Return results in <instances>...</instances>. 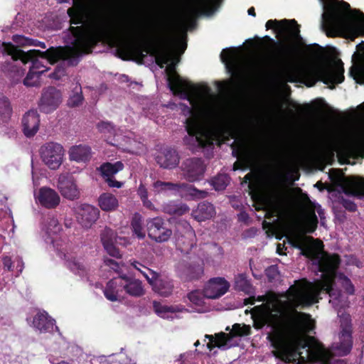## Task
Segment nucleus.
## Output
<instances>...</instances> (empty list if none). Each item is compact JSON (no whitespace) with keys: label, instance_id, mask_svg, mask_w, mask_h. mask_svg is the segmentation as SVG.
Instances as JSON below:
<instances>
[{"label":"nucleus","instance_id":"nucleus-1","mask_svg":"<svg viewBox=\"0 0 364 364\" xmlns=\"http://www.w3.org/2000/svg\"><path fill=\"white\" fill-rule=\"evenodd\" d=\"M299 178L295 165L289 167L286 176L267 173L263 168L258 167L245 176V182L248 183L255 208L264 210L267 216H277L282 220V228L289 243L299 249L301 255L315 261L322 273L321 279L315 282L297 281L284 294L268 295L262 305L252 309V318L257 328L264 325L271 327L269 338L275 348L274 355L282 360L297 364H328L331 353L316 338L306 336L314 327V320L296 309L318 302L321 290L329 294L330 303L336 304L332 282L339 259L337 255L325 254L321 241L305 235L316 230L318 220L315 212L321 217V206L312 203L305 193L298 196L296 210L290 205L283 186L285 181H294Z\"/></svg>","mask_w":364,"mask_h":364},{"label":"nucleus","instance_id":"nucleus-2","mask_svg":"<svg viewBox=\"0 0 364 364\" xmlns=\"http://www.w3.org/2000/svg\"><path fill=\"white\" fill-rule=\"evenodd\" d=\"M67 14L70 24L68 29L70 36L67 42L76 51L70 48L50 47L43 53L50 58V63L62 60L70 66H75L79 63L80 55L92 53L97 43L105 38H109L112 46L115 47L113 39L117 36V28L114 32L112 31L102 21L91 19L90 9L84 0H73V5L68 9Z\"/></svg>","mask_w":364,"mask_h":364},{"label":"nucleus","instance_id":"nucleus-3","mask_svg":"<svg viewBox=\"0 0 364 364\" xmlns=\"http://www.w3.org/2000/svg\"><path fill=\"white\" fill-rule=\"evenodd\" d=\"M145 21L139 16L132 15L124 18L117 27V36L114 38L116 55L123 60H139L141 62L149 53L155 57L160 68L171 60V52L178 41L168 36L158 42L144 38Z\"/></svg>","mask_w":364,"mask_h":364},{"label":"nucleus","instance_id":"nucleus-4","mask_svg":"<svg viewBox=\"0 0 364 364\" xmlns=\"http://www.w3.org/2000/svg\"><path fill=\"white\" fill-rule=\"evenodd\" d=\"M264 39L280 47L279 53L274 61L276 75L279 79L287 82L304 83L308 87L315 85L317 80L313 70L306 65L296 63L295 60L298 55L296 46L275 41L269 36H265Z\"/></svg>","mask_w":364,"mask_h":364},{"label":"nucleus","instance_id":"nucleus-5","mask_svg":"<svg viewBox=\"0 0 364 364\" xmlns=\"http://www.w3.org/2000/svg\"><path fill=\"white\" fill-rule=\"evenodd\" d=\"M3 53L12 57L14 60H20L23 64L31 63L29 71L23 80V84L27 87H36L40 85V76L48 71V68L38 60V58L46 59L50 63V58L44 55L45 51L32 49L25 52L17 48L11 42H4L1 45Z\"/></svg>","mask_w":364,"mask_h":364},{"label":"nucleus","instance_id":"nucleus-6","mask_svg":"<svg viewBox=\"0 0 364 364\" xmlns=\"http://www.w3.org/2000/svg\"><path fill=\"white\" fill-rule=\"evenodd\" d=\"M350 9V4L342 0L338 2V6H332L328 12L323 15L325 26L327 28V36L335 37L344 31L358 30L357 25L353 22V16L342 12L348 11Z\"/></svg>","mask_w":364,"mask_h":364},{"label":"nucleus","instance_id":"nucleus-7","mask_svg":"<svg viewBox=\"0 0 364 364\" xmlns=\"http://www.w3.org/2000/svg\"><path fill=\"white\" fill-rule=\"evenodd\" d=\"M176 63L177 61H171L166 69L168 73L167 80L169 89L173 95H178L181 99L187 100L192 104L193 97L200 92V87L190 81L183 80L176 73Z\"/></svg>","mask_w":364,"mask_h":364},{"label":"nucleus","instance_id":"nucleus-8","mask_svg":"<svg viewBox=\"0 0 364 364\" xmlns=\"http://www.w3.org/2000/svg\"><path fill=\"white\" fill-rule=\"evenodd\" d=\"M185 107L190 117L185 122L186 130L188 135L183 138L184 143L187 145H197L200 147L207 146L210 141L203 129L198 113L186 105Z\"/></svg>","mask_w":364,"mask_h":364},{"label":"nucleus","instance_id":"nucleus-9","mask_svg":"<svg viewBox=\"0 0 364 364\" xmlns=\"http://www.w3.org/2000/svg\"><path fill=\"white\" fill-rule=\"evenodd\" d=\"M222 0H193L186 9V21L191 25L202 15H212L220 6Z\"/></svg>","mask_w":364,"mask_h":364},{"label":"nucleus","instance_id":"nucleus-10","mask_svg":"<svg viewBox=\"0 0 364 364\" xmlns=\"http://www.w3.org/2000/svg\"><path fill=\"white\" fill-rule=\"evenodd\" d=\"M267 30L273 29L285 40L302 41L300 35V26L295 19L268 20L265 24Z\"/></svg>","mask_w":364,"mask_h":364},{"label":"nucleus","instance_id":"nucleus-11","mask_svg":"<svg viewBox=\"0 0 364 364\" xmlns=\"http://www.w3.org/2000/svg\"><path fill=\"white\" fill-rule=\"evenodd\" d=\"M132 265L144 274L158 294L167 296L172 293L173 285L170 281L161 278L157 273L145 268L139 262H134Z\"/></svg>","mask_w":364,"mask_h":364},{"label":"nucleus","instance_id":"nucleus-12","mask_svg":"<svg viewBox=\"0 0 364 364\" xmlns=\"http://www.w3.org/2000/svg\"><path fill=\"white\" fill-rule=\"evenodd\" d=\"M341 331L338 333L336 340L333 344L334 353L338 355H344L348 353L351 349V328L349 316L341 318Z\"/></svg>","mask_w":364,"mask_h":364},{"label":"nucleus","instance_id":"nucleus-13","mask_svg":"<svg viewBox=\"0 0 364 364\" xmlns=\"http://www.w3.org/2000/svg\"><path fill=\"white\" fill-rule=\"evenodd\" d=\"M250 331V327L249 326L235 324L229 333H220L215 335V338L212 336H206V338H209L207 346L210 350L215 347L229 348L231 346L229 341L232 337L248 335Z\"/></svg>","mask_w":364,"mask_h":364},{"label":"nucleus","instance_id":"nucleus-14","mask_svg":"<svg viewBox=\"0 0 364 364\" xmlns=\"http://www.w3.org/2000/svg\"><path fill=\"white\" fill-rule=\"evenodd\" d=\"M63 100L60 90L53 86L43 88L38 105L43 113L50 114L58 109Z\"/></svg>","mask_w":364,"mask_h":364},{"label":"nucleus","instance_id":"nucleus-15","mask_svg":"<svg viewBox=\"0 0 364 364\" xmlns=\"http://www.w3.org/2000/svg\"><path fill=\"white\" fill-rule=\"evenodd\" d=\"M147 230L149 237L156 242L167 241L171 235V231L163 226V220L159 218L147 221Z\"/></svg>","mask_w":364,"mask_h":364},{"label":"nucleus","instance_id":"nucleus-16","mask_svg":"<svg viewBox=\"0 0 364 364\" xmlns=\"http://www.w3.org/2000/svg\"><path fill=\"white\" fill-rule=\"evenodd\" d=\"M341 66L336 70H331L327 68L321 69L318 73V80L324 84L330 85V88H333L336 84L341 83L344 80V68L343 63L339 60Z\"/></svg>","mask_w":364,"mask_h":364},{"label":"nucleus","instance_id":"nucleus-17","mask_svg":"<svg viewBox=\"0 0 364 364\" xmlns=\"http://www.w3.org/2000/svg\"><path fill=\"white\" fill-rule=\"evenodd\" d=\"M41 159H64L65 149L56 141H48L41 146L38 150Z\"/></svg>","mask_w":364,"mask_h":364},{"label":"nucleus","instance_id":"nucleus-18","mask_svg":"<svg viewBox=\"0 0 364 364\" xmlns=\"http://www.w3.org/2000/svg\"><path fill=\"white\" fill-rule=\"evenodd\" d=\"M23 132L24 135L31 138L34 136L39 129L40 115L37 110L28 111L22 118Z\"/></svg>","mask_w":364,"mask_h":364},{"label":"nucleus","instance_id":"nucleus-19","mask_svg":"<svg viewBox=\"0 0 364 364\" xmlns=\"http://www.w3.org/2000/svg\"><path fill=\"white\" fill-rule=\"evenodd\" d=\"M228 289L229 284L224 279H212L204 288V296L208 299H216L223 295Z\"/></svg>","mask_w":364,"mask_h":364},{"label":"nucleus","instance_id":"nucleus-20","mask_svg":"<svg viewBox=\"0 0 364 364\" xmlns=\"http://www.w3.org/2000/svg\"><path fill=\"white\" fill-rule=\"evenodd\" d=\"M124 277L115 278L109 281L104 291L105 297L111 301H121L124 297Z\"/></svg>","mask_w":364,"mask_h":364},{"label":"nucleus","instance_id":"nucleus-21","mask_svg":"<svg viewBox=\"0 0 364 364\" xmlns=\"http://www.w3.org/2000/svg\"><path fill=\"white\" fill-rule=\"evenodd\" d=\"M36 200L38 203L48 208L56 207L60 203V196L53 189L43 187L36 194Z\"/></svg>","mask_w":364,"mask_h":364},{"label":"nucleus","instance_id":"nucleus-22","mask_svg":"<svg viewBox=\"0 0 364 364\" xmlns=\"http://www.w3.org/2000/svg\"><path fill=\"white\" fill-rule=\"evenodd\" d=\"M122 168L123 164L120 161H117L114 164L107 162L100 167L99 171L101 173V175L107 181L108 185L110 187L121 188L122 186V183L114 181L111 179L110 177L116 174Z\"/></svg>","mask_w":364,"mask_h":364},{"label":"nucleus","instance_id":"nucleus-23","mask_svg":"<svg viewBox=\"0 0 364 364\" xmlns=\"http://www.w3.org/2000/svg\"><path fill=\"white\" fill-rule=\"evenodd\" d=\"M344 193L356 196H364V179L356 177L345 178L342 182Z\"/></svg>","mask_w":364,"mask_h":364},{"label":"nucleus","instance_id":"nucleus-24","mask_svg":"<svg viewBox=\"0 0 364 364\" xmlns=\"http://www.w3.org/2000/svg\"><path fill=\"white\" fill-rule=\"evenodd\" d=\"M98 209L90 205H84L79 212L78 220L82 226L90 228L99 218Z\"/></svg>","mask_w":364,"mask_h":364},{"label":"nucleus","instance_id":"nucleus-25","mask_svg":"<svg viewBox=\"0 0 364 364\" xmlns=\"http://www.w3.org/2000/svg\"><path fill=\"white\" fill-rule=\"evenodd\" d=\"M58 188L62 195L68 199L73 200L80 196V191L72 178L64 176L60 178Z\"/></svg>","mask_w":364,"mask_h":364},{"label":"nucleus","instance_id":"nucleus-26","mask_svg":"<svg viewBox=\"0 0 364 364\" xmlns=\"http://www.w3.org/2000/svg\"><path fill=\"white\" fill-rule=\"evenodd\" d=\"M107 144L127 152H133V144L136 141L128 135H123L118 131L111 139H106Z\"/></svg>","mask_w":364,"mask_h":364},{"label":"nucleus","instance_id":"nucleus-27","mask_svg":"<svg viewBox=\"0 0 364 364\" xmlns=\"http://www.w3.org/2000/svg\"><path fill=\"white\" fill-rule=\"evenodd\" d=\"M33 325L41 332L53 331L54 328H57L55 326V321L50 318L46 312H39L33 318Z\"/></svg>","mask_w":364,"mask_h":364},{"label":"nucleus","instance_id":"nucleus-28","mask_svg":"<svg viewBox=\"0 0 364 364\" xmlns=\"http://www.w3.org/2000/svg\"><path fill=\"white\" fill-rule=\"evenodd\" d=\"M154 308L156 314L164 318L173 319L178 316L179 313L183 311L178 306H168L158 302L154 303Z\"/></svg>","mask_w":364,"mask_h":364},{"label":"nucleus","instance_id":"nucleus-29","mask_svg":"<svg viewBox=\"0 0 364 364\" xmlns=\"http://www.w3.org/2000/svg\"><path fill=\"white\" fill-rule=\"evenodd\" d=\"M98 205L105 212H113L118 208L119 201L115 196L105 193L100 196Z\"/></svg>","mask_w":364,"mask_h":364},{"label":"nucleus","instance_id":"nucleus-30","mask_svg":"<svg viewBox=\"0 0 364 364\" xmlns=\"http://www.w3.org/2000/svg\"><path fill=\"white\" fill-rule=\"evenodd\" d=\"M69 159H87L91 156L92 151L90 146L79 144L72 146L68 151Z\"/></svg>","mask_w":364,"mask_h":364},{"label":"nucleus","instance_id":"nucleus-31","mask_svg":"<svg viewBox=\"0 0 364 364\" xmlns=\"http://www.w3.org/2000/svg\"><path fill=\"white\" fill-rule=\"evenodd\" d=\"M232 77L225 82L220 84L219 89L224 92H230L233 88L240 89L242 87L243 76L241 73L232 71Z\"/></svg>","mask_w":364,"mask_h":364},{"label":"nucleus","instance_id":"nucleus-32","mask_svg":"<svg viewBox=\"0 0 364 364\" xmlns=\"http://www.w3.org/2000/svg\"><path fill=\"white\" fill-rule=\"evenodd\" d=\"M194 218L198 221L211 218L215 215L213 206L209 203H201L193 213Z\"/></svg>","mask_w":364,"mask_h":364},{"label":"nucleus","instance_id":"nucleus-33","mask_svg":"<svg viewBox=\"0 0 364 364\" xmlns=\"http://www.w3.org/2000/svg\"><path fill=\"white\" fill-rule=\"evenodd\" d=\"M124 289H125L127 294L135 296H139L144 294V289L139 280H128L124 278Z\"/></svg>","mask_w":364,"mask_h":364},{"label":"nucleus","instance_id":"nucleus-34","mask_svg":"<svg viewBox=\"0 0 364 364\" xmlns=\"http://www.w3.org/2000/svg\"><path fill=\"white\" fill-rule=\"evenodd\" d=\"M97 127L101 133L104 134L105 136H107V139L108 137L111 139L119 131L117 130L115 126L109 122H100L97 123Z\"/></svg>","mask_w":364,"mask_h":364},{"label":"nucleus","instance_id":"nucleus-35","mask_svg":"<svg viewBox=\"0 0 364 364\" xmlns=\"http://www.w3.org/2000/svg\"><path fill=\"white\" fill-rule=\"evenodd\" d=\"M83 96L80 86H76L73 91V95L68 100L67 105L69 107L80 106L83 101Z\"/></svg>","mask_w":364,"mask_h":364},{"label":"nucleus","instance_id":"nucleus-36","mask_svg":"<svg viewBox=\"0 0 364 364\" xmlns=\"http://www.w3.org/2000/svg\"><path fill=\"white\" fill-rule=\"evenodd\" d=\"M12 114V107L8 97L0 93V115L3 118H9Z\"/></svg>","mask_w":364,"mask_h":364},{"label":"nucleus","instance_id":"nucleus-37","mask_svg":"<svg viewBox=\"0 0 364 364\" xmlns=\"http://www.w3.org/2000/svg\"><path fill=\"white\" fill-rule=\"evenodd\" d=\"M133 233L139 239L145 237V233L141 227V218L140 215H136L132 223Z\"/></svg>","mask_w":364,"mask_h":364},{"label":"nucleus","instance_id":"nucleus-38","mask_svg":"<svg viewBox=\"0 0 364 364\" xmlns=\"http://www.w3.org/2000/svg\"><path fill=\"white\" fill-rule=\"evenodd\" d=\"M11 39L16 44L14 46L17 48V49H18V47L24 48L31 46V38L26 37L23 35L15 34L12 36Z\"/></svg>","mask_w":364,"mask_h":364},{"label":"nucleus","instance_id":"nucleus-39","mask_svg":"<svg viewBox=\"0 0 364 364\" xmlns=\"http://www.w3.org/2000/svg\"><path fill=\"white\" fill-rule=\"evenodd\" d=\"M229 183V178L225 174H220L212 181V185L216 191H222L225 188Z\"/></svg>","mask_w":364,"mask_h":364},{"label":"nucleus","instance_id":"nucleus-40","mask_svg":"<svg viewBox=\"0 0 364 364\" xmlns=\"http://www.w3.org/2000/svg\"><path fill=\"white\" fill-rule=\"evenodd\" d=\"M237 159H334L333 156L326 158V157H269V158H243L241 156L237 157Z\"/></svg>","mask_w":364,"mask_h":364},{"label":"nucleus","instance_id":"nucleus-41","mask_svg":"<svg viewBox=\"0 0 364 364\" xmlns=\"http://www.w3.org/2000/svg\"><path fill=\"white\" fill-rule=\"evenodd\" d=\"M336 284L341 286L348 294L353 293V287L350 281L346 277L339 275L336 278Z\"/></svg>","mask_w":364,"mask_h":364},{"label":"nucleus","instance_id":"nucleus-42","mask_svg":"<svg viewBox=\"0 0 364 364\" xmlns=\"http://www.w3.org/2000/svg\"><path fill=\"white\" fill-rule=\"evenodd\" d=\"M236 287L242 291H248L250 289V283L245 274H240L235 278Z\"/></svg>","mask_w":364,"mask_h":364},{"label":"nucleus","instance_id":"nucleus-43","mask_svg":"<svg viewBox=\"0 0 364 364\" xmlns=\"http://www.w3.org/2000/svg\"><path fill=\"white\" fill-rule=\"evenodd\" d=\"M189 300L196 306H201L203 304V297L202 293L199 291H194L189 294Z\"/></svg>","mask_w":364,"mask_h":364},{"label":"nucleus","instance_id":"nucleus-44","mask_svg":"<svg viewBox=\"0 0 364 364\" xmlns=\"http://www.w3.org/2000/svg\"><path fill=\"white\" fill-rule=\"evenodd\" d=\"M175 187L176 186L172 183H164L161 181H157L154 184L155 191L159 193L173 190Z\"/></svg>","mask_w":364,"mask_h":364},{"label":"nucleus","instance_id":"nucleus-45","mask_svg":"<svg viewBox=\"0 0 364 364\" xmlns=\"http://www.w3.org/2000/svg\"><path fill=\"white\" fill-rule=\"evenodd\" d=\"M161 153L163 154L165 159H178V154L176 151L170 147L164 146L161 149Z\"/></svg>","mask_w":364,"mask_h":364},{"label":"nucleus","instance_id":"nucleus-46","mask_svg":"<svg viewBox=\"0 0 364 364\" xmlns=\"http://www.w3.org/2000/svg\"><path fill=\"white\" fill-rule=\"evenodd\" d=\"M252 161H235L233 168L234 170L241 169L245 170L250 167Z\"/></svg>","mask_w":364,"mask_h":364},{"label":"nucleus","instance_id":"nucleus-47","mask_svg":"<svg viewBox=\"0 0 364 364\" xmlns=\"http://www.w3.org/2000/svg\"><path fill=\"white\" fill-rule=\"evenodd\" d=\"M42 162L43 168L48 167L53 170L58 168L60 166V161H42Z\"/></svg>","mask_w":364,"mask_h":364},{"label":"nucleus","instance_id":"nucleus-48","mask_svg":"<svg viewBox=\"0 0 364 364\" xmlns=\"http://www.w3.org/2000/svg\"><path fill=\"white\" fill-rule=\"evenodd\" d=\"M104 246H105V248L106 249L107 252L110 255H112L113 257H118L119 255L118 250H117V248L114 246L109 245L108 243H106L105 242H104Z\"/></svg>","mask_w":364,"mask_h":364},{"label":"nucleus","instance_id":"nucleus-49","mask_svg":"<svg viewBox=\"0 0 364 364\" xmlns=\"http://www.w3.org/2000/svg\"><path fill=\"white\" fill-rule=\"evenodd\" d=\"M177 161H159V166L164 168H172L177 166Z\"/></svg>","mask_w":364,"mask_h":364},{"label":"nucleus","instance_id":"nucleus-50","mask_svg":"<svg viewBox=\"0 0 364 364\" xmlns=\"http://www.w3.org/2000/svg\"><path fill=\"white\" fill-rule=\"evenodd\" d=\"M231 52L228 49H224L220 53V58L223 63H226L231 58Z\"/></svg>","mask_w":364,"mask_h":364},{"label":"nucleus","instance_id":"nucleus-51","mask_svg":"<svg viewBox=\"0 0 364 364\" xmlns=\"http://www.w3.org/2000/svg\"><path fill=\"white\" fill-rule=\"evenodd\" d=\"M203 172V168L202 167H197V170L196 171V173H195V171H191L189 173V177L192 180H194V179H196L197 176L202 174Z\"/></svg>","mask_w":364,"mask_h":364},{"label":"nucleus","instance_id":"nucleus-52","mask_svg":"<svg viewBox=\"0 0 364 364\" xmlns=\"http://www.w3.org/2000/svg\"><path fill=\"white\" fill-rule=\"evenodd\" d=\"M189 191L191 195L196 197L203 198L205 196V192L197 191L195 188H190Z\"/></svg>","mask_w":364,"mask_h":364},{"label":"nucleus","instance_id":"nucleus-53","mask_svg":"<svg viewBox=\"0 0 364 364\" xmlns=\"http://www.w3.org/2000/svg\"><path fill=\"white\" fill-rule=\"evenodd\" d=\"M31 46H38L42 48H46V43L44 42L33 38H32Z\"/></svg>","mask_w":364,"mask_h":364},{"label":"nucleus","instance_id":"nucleus-54","mask_svg":"<svg viewBox=\"0 0 364 364\" xmlns=\"http://www.w3.org/2000/svg\"><path fill=\"white\" fill-rule=\"evenodd\" d=\"M105 265L114 271L117 270L118 265L112 259L105 261Z\"/></svg>","mask_w":364,"mask_h":364},{"label":"nucleus","instance_id":"nucleus-55","mask_svg":"<svg viewBox=\"0 0 364 364\" xmlns=\"http://www.w3.org/2000/svg\"><path fill=\"white\" fill-rule=\"evenodd\" d=\"M139 195L142 200L146 199L147 194H146V190L144 188V187L140 186V188L139 189Z\"/></svg>","mask_w":364,"mask_h":364},{"label":"nucleus","instance_id":"nucleus-56","mask_svg":"<svg viewBox=\"0 0 364 364\" xmlns=\"http://www.w3.org/2000/svg\"><path fill=\"white\" fill-rule=\"evenodd\" d=\"M4 264L8 269H10L11 267V260L9 257L4 258Z\"/></svg>","mask_w":364,"mask_h":364},{"label":"nucleus","instance_id":"nucleus-57","mask_svg":"<svg viewBox=\"0 0 364 364\" xmlns=\"http://www.w3.org/2000/svg\"><path fill=\"white\" fill-rule=\"evenodd\" d=\"M270 272H274V274H277V271L276 267H269V269H267V274L269 277L270 276Z\"/></svg>","mask_w":364,"mask_h":364},{"label":"nucleus","instance_id":"nucleus-58","mask_svg":"<svg viewBox=\"0 0 364 364\" xmlns=\"http://www.w3.org/2000/svg\"><path fill=\"white\" fill-rule=\"evenodd\" d=\"M247 13L250 16H256V13H255V9L253 6L250 7L248 11H247Z\"/></svg>","mask_w":364,"mask_h":364},{"label":"nucleus","instance_id":"nucleus-59","mask_svg":"<svg viewBox=\"0 0 364 364\" xmlns=\"http://www.w3.org/2000/svg\"><path fill=\"white\" fill-rule=\"evenodd\" d=\"M143 202H144V204L145 206H146L151 209L153 208L152 203L149 200H148L147 198L143 200Z\"/></svg>","mask_w":364,"mask_h":364},{"label":"nucleus","instance_id":"nucleus-60","mask_svg":"<svg viewBox=\"0 0 364 364\" xmlns=\"http://www.w3.org/2000/svg\"><path fill=\"white\" fill-rule=\"evenodd\" d=\"M188 210V208L186 205H182L180 209L176 210V212H178L180 214Z\"/></svg>","mask_w":364,"mask_h":364},{"label":"nucleus","instance_id":"nucleus-61","mask_svg":"<svg viewBox=\"0 0 364 364\" xmlns=\"http://www.w3.org/2000/svg\"><path fill=\"white\" fill-rule=\"evenodd\" d=\"M122 239L121 237H119V241H117V242H118L119 244H120V245H127V244H129V243H130L129 242H123L122 241Z\"/></svg>","mask_w":364,"mask_h":364},{"label":"nucleus","instance_id":"nucleus-62","mask_svg":"<svg viewBox=\"0 0 364 364\" xmlns=\"http://www.w3.org/2000/svg\"><path fill=\"white\" fill-rule=\"evenodd\" d=\"M53 224H54V228H55V230L54 232H56L57 231H58L60 230V228L58 227L56 221H53Z\"/></svg>","mask_w":364,"mask_h":364},{"label":"nucleus","instance_id":"nucleus-63","mask_svg":"<svg viewBox=\"0 0 364 364\" xmlns=\"http://www.w3.org/2000/svg\"><path fill=\"white\" fill-rule=\"evenodd\" d=\"M11 69H12L11 71L18 72V68L16 66H15V65H11Z\"/></svg>","mask_w":364,"mask_h":364},{"label":"nucleus","instance_id":"nucleus-64","mask_svg":"<svg viewBox=\"0 0 364 364\" xmlns=\"http://www.w3.org/2000/svg\"><path fill=\"white\" fill-rule=\"evenodd\" d=\"M357 47L358 49L364 48V41H363L361 43H360Z\"/></svg>","mask_w":364,"mask_h":364}]
</instances>
